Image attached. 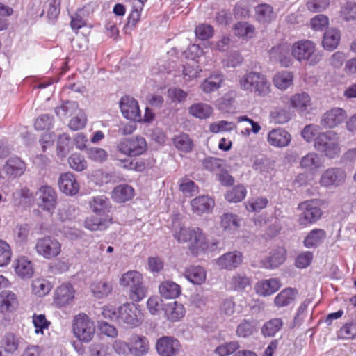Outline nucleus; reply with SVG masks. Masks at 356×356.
I'll return each instance as SVG.
<instances>
[{
	"mask_svg": "<svg viewBox=\"0 0 356 356\" xmlns=\"http://www.w3.org/2000/svg\"><path fill=\"white\" fill-rule=\"evenodd\" d=\"M172 235L179 243H188V250L192 254L198 255L209 248V243L203 230L198 227H189L179 223L174 225Z\"/></svg>",
	"mask_w": 356,
	"mask_h": 356,
	"instance_id": "nucleus-1",
	"label": "nucleus"
},
{
	"mask_svg": "<svg viewBox=\"0 0 356 356\" xmlns=\"http://www.w3.org/2000/svg\"><path fill=\"white\" fill-rule=\"evenodd\" d=\"M90 205L92 212L97 216L86 218L84 226L86 229L90 231H104L113 224V218L110 213L111 205L107 197H95Z\"/></svg>",
	"mask_w": 356,
	"mask_h": 356,
	"instance_id": "nucleus-2",
	"label": "nucleus"
},
{
	"mask_svg": "<svg viewBox=\"0 0 356 356\" xmlns=\"http://www.w3.org/2000/svg\"><path fill=\"white\" fill-rule=\"evenodd\" d=\"M324 204L325 200L321 199H310L300 202L297 207L298 226L305 228L319 221L323 216Z\"/></svg>",
	"mask_w": 356,
	"mask_h": 356,
	"instance_id": "nucleus-3",
	"label": "nucleus"
},
{
	"mask_svg": "<svg viewBox=\"0 0 356 356\" xmlns=\"http://www.w3.org/2000/svg\"><path fill=\"white\" fill-rule=\"evenodd\" d=\"M238 85L247 92H254L257 96H266L270 92V83L266 76L256 72H249L239 79Z\"/></svg>",
	"mask_w": 356,
	"mask_h": 356,
	"instance_id": "nucleus-4",
	"label": "nucleus"
},
{
	"mask_svg": "<svg viewBox=\"0 0 356 356\" xmlns=\"http://www.w3.org/2000/svg\"><path fill=\"white\" fill-rule=\"evenodd\" d=\"M291 50V55L296 60L299 62L307 61L309 65H316L322 59V55L317 52L314 42L309 40L295 42Z\"/></svg>",
	"mask_w": 356,
	"mask_h": 356,
	"instance_id": "nucleus-5",
	"label": "nucleus"
},
{
	"mask_svg": "<svg viewBox=\"0 0 356 356\" xmlns=\"http://www.w3.org/2000/svg\"><path fill=\"white\" fill-rule=\"evenodd\" d=\"M94 321L86 314L80 313L74 317L72 332L74 337L80 341L89 343L95 333Z\"/></svg>",
	"mask_w": 356,
	"mask_h": 356,
	"instance_id": "nucleus-6",
	"label": "nucleus"
},
{
	"mask_svg": "<svg viewBox=\"0 0 356 356\" xmlns=\"http://www.w3.org/2000/svg\"><path fill=\"white\" fill-rule=\"evenodd\" d=\"M315 148L330 158H334L340 152L339 136L333 131L319 134L315 138Z\"/></svg>",
	"mask_w": 356,
	"mask_h": 356,
	"instance_id": "nucleus-7",
	"label": "nucleus"
},
{
	"mask_svg": "<svg viewBox=\"0 0 356 356\" xmlns=\"http://www.w3.org/2000/svg\"><path fill=\"white\" fill-rule=\"evenodd\" d=\"M147 142L143 137L132 136L122 138L117 145V149L129 156H138L147 150Z\"/></svg>",
	"mask_w": 356,
	"mask_h": 356,
	"instance_id": "nucleus-8",
	"label": "nucleus"
},
{
	"mask_svg": "<svg viewBox=\"0 0 356 356\" xmlns=\"http://www.w3.org/2000/svg\"><path fill=\"white\" fill-rule=\"evenodd\" d=\"M61 247V243L56 238L47 236L37 240L35 248L39 255L52 259L60 255Z\"/></svg>",
	"mask_w": 356,
	"mask_h": 356,
	"instance_id": "nucleus-9",
	"label": "nucleus"
},
{
	"mask_svg": "<svg viewBox=\"0 0 356 356\" xmlns=\"http://www.w3.org/2000/svg\"><path fill=\"white\" fill-rule=\"evenodd\" d=\"M346 179V173L341 168H330L321 175L319 184L325 188L338 187L343 184Z\"/></svg>",
	"mask_w": 356,
	"mask_h": 356,
	"instance_id": "nucleus-10",
	"label": "nucleus"
},
{
	"mask_svg": "<svg viewBox=\"0 0 356 356\" xmlns=\"http://www.w3.org/2000/svg\"><path fill=\"white\" fill-rule=\"evenodd\" d=\"M120 108L122 115L127 120L140 122L142 116L138 102L129 95H124L120 101Z\"/></svg>",
	"mask_w": 356,
	"mask_h": 356,
	"instance_id": "nucleus-11",
	"label": "nucleus"
},
{
	"mask_svg": "<svg viewBox=\"0 0 356 356\" xmlns=\"http://www.w3.org/2000/svg\"><path fill=\"white\" fill-rule=\"evenodd\" d=\"M75 293L76 291L70 283H63L54 291V305L58 308L67 306L74 300Z\"/></svg>",
	"mask_w": 356,
	"mask_h": 356,
	"instance_id": "nucleus-12",
	"label": "nucleus"
},
{
	"mask_svg": "<svg viewBox=\"0 0 356 356\" xmlns=\"http://www.w3.org/2000/svg\"><path fill=\"white\" fill-rule=\"evenodd\" d=\"M59 190L64 194L73 196L77 194L80 185L76 176L72 172H63L59 176L58 180Z\"/></svg>",
	"mask_w": 356,
	"mask_h": 356,
	"instance_id": "nucleus-13",
	"label": "nucleus"
},
{
	"mask_svg": "<svg viewBox=\"0 0 356 356\" xmlns=\"http://www.w3.org/2000/svg\"><path fill=\"white\" fill-rule=\"evenodd\" d=\"M128 341L130 355L133 356H145L149 353V342L145 336L133 334L128 339Z\"/></svg>",
	"mask_w": 356,
	"mask_h": 356,
	"instance_id": "nucleus-14",
	"label": "nucleus"
},
{
	"mask_svg": "<svg viewBox=\"0 0 356 356\" xmlns=\"http://www.w3.org/2000/svg\"><path fill=\"white\" fill-rule=\"evenodd\" d=\"M179 341L172 337H162L156 343V351L161 356H174L179 352Z\"/></svg>",
	"mask_w": 356,
	"mask_h": 356,
	"instance_id": "nucleus-15",
	"label": "nucleus"
},
{
	"mask_svg": "<svg viewBox=\"0 0 356 356\" xmlns=\"http://www.w3.org/2000/svg\"><path fill=\"white\" fill-rule=\"evenodd\" d=\"M243 261V256L240 251H232L225 253L217 260V264L221 269L233 270L237 268Z\"/></svg>",
	"mask_w": 356,
	"mask_h": 356,
	"instance_id": "nucleus-16",
	"label": "nucleus"
},
{
	"mask_svg": "<svg viewBox=\"0 0 356 356\" xmlns=\"http://www.w3.org/2000/svg\"><path fill=\"white\" fill-rule=\"evenodd\" d=\"M290 44L283 42L271 48L269 51L270 58L278 61L283 67H289L292 64L290 56Z\"/></svg>",
	"mask_w": 356,
	"mask_h": 356,
	"instance_id": "nucleus-17",
	"label": "nucleus"
},
{
	"mask_svg": "<svg viewBox=\"0 0 356 356\" xmlns=\"http://www.w3.org/2000/svg\"><path fill=\"white\" fill-rule=\"evenodd\" d=\"M347 118L345 110L340 108H332L323 114L321 124L324 127L334 128L341 124Z\"/></svg>",
	"mask_w": 356,
	"mask_h": 356,
	"instance_id": "nucleus-18",
	"label": "nucleus"
},
{
	"mask_svg": "<svg viewBox=\"0 0 356 356\" xmlns=\"http://www.w3.org/2000/svg\"><path fill=\"white\" fill-rule=\"evenodd\" d=\"M15 273L22 279L32 277L34 274V266L31 260L25 256L17 257L13 263Z\"/></svg>",
	"mask_w": 356,
	"mask_h": 356,
	"instance_id": "nucleus-19",
	"label": "nucleus"
},
{
	"mask_svg": "<svg viewBox=\"0 0 356 356\" xmlns=\"http://www.w3.org/2000/svg\"><path fill=\"white\" fill-rule=\"evenodd\" d=\"M39 200L41 201L40 206L47 211H51L54 209L57 194L55 190L49 186H43L39 190Z\"/></svg>",
	"mask_w": 356,
	"mask_h": 356,
	"instance_id": "nucleus-20",
	"label": "nucleus"
},
{
	"mask_svg": "<svg viewBox=\"0 0 356 356\" xmlns=\"http://www.w3.org/2000/svg\"><path fill=\"white\" fill-rule=\"evenodd\" d=\"M291 140L290 134L282 128L271 130L268 135V142L270 145L277 147L287 146Z\"/></svg>",
	"mask_w": 356,
	"mask_h": 356,
	"instance_id": "nucleus-21",
	"label": "nucleus"
},
{
	"mask_svg": "<svg viewBox=\"0 0 356 356\" xmlns=\"http://www.w3.org/2000/svg\"><path fill=\"white\" fill-rule=\"evenodd\" d=\"M118 321L131 325H136L138 323L136 307L134 303H125L118 308Z\"/></svg>",
	"mask_w": 356,
	"mask_h": 356,
	"instance_id": "nucleus-22",
	"label": "nucleus"
},
{
	"mask_svg": "<svg viewBox=\"0 0 356 356\" xmlns=\"http://www.w3.org/2000/svg\"><path fill=\"white\" fill-rule=\"evenodd\" d=\"M26 168L25 163L20 158L13 156L6 161L3 170L8 177L16 178L24 173Z\"/></svg>",
	"mask_w": 356,
	"mask_h": 356,
	"instance_id": "nucleus-23",
	"label": "nucleus"
},
{
	"mask_svg": "<svg viewBox=\"0 0 356 356\" xmlns=\"http://www.w3.org/2000/svg\"><path fill=\"white\" fill-rule=\"evenodd\" d=\"M214 204V200L208 195L198 196L191 201L192 210L197 215L210 212Z\"/></svg>",
	"mask_w": 356,
	"mask_h": 356,
	"instance_id": "nucleus-24",
	"label": "nucleus"
},
{
	"mask_svg": "<svg viewBox=\"0 0 356 356\" xmlns=\"http://www.w3.org/2000/svg\"><path fill=\"white\" fill-rule=\"evenodd\" d=\"M286 259V250L282 247L272 250L269 256L262 261V266L266 268H275L284 263Z\"/></svg>",
	"mask_w": 356,
	"mask_h": 356,
	"instance_id": "nucleus-25",
	"label": "nucleus"
},
{
	"mask_svg": "<svg viewBox=\"0 0 356 356\" xmlns=\"http://www.w3.org/2000/svg\"><path fill=\"white\" fill-rule=\"evenodd\" d=\"M184 277L193 284L200 285L204 283L207 277L205 269L200 266H190L184 270Z\"/></svg>",
	"mask_w": 356,
	"mask_h": 356,
	"instance_id": "nucleus-26",
	"label": "nucleus"
},
{
	"mask_svg": "<svg viewBox=\"0 0 356 356\" xmlns=\"http://www.w3.org/2000/svg\"><path fill=\"white\" fill-rule=\"evenodd\" d=\"M293 80L294 74L289 70L278 72L273 77V83L275 87L282 91L293 86Z\"/></svg>",
	"mask_w": 356,
	"mask_h": 356,
	"instance_id": "nucleus-27",
	"label": "nucleus"
},
{
	"mask_svg": "<svg viewBox=\"0 0 356 356\" xmlns=\"http://www.w3.org/2000/svg\"><path fill=\"white\" fill-rule=\"evenodd\" d=\"M280 287V281L277 278H271L257 283L255 289L258 294L268 296L277 291Z\"/></svg>",
	"mask_w": 356,
	"mask_h": 356,
	"instance_id": "nucleus-28",
	"label": "nucleus"
},
{
	"mask_svg": "<svg viewBox=\"0 0 356 356\" xmlns=\"http://www.w3.org/2000/svg\"><path fill=\"white\" fill-rule=\"evenodd\" d=\"M135 195L134 189L127 184H120L112 191V199L118 203H124L131 200Z\"/></svg>",
	"mask_w": 356,
	"mask_h": 356,
	"instance_id": "nucleus-29",
	"label": "nucleus"
},
{
	"mask_svg": "<svg viewBox=\"0 0 356 356\" xmlns=\"http://www.w3.org/2000/svg\"><path fill=\"white\" fill-rule=\"evenodd\" d=\"M91 291L97 298H104L110 295L113 289V284L106 280L94 282L90 286Z\"/></svg>",
	"mask_w": 356,
	"mask_h": 356,
	"instance_id": "nucleus-30",
	"label": "nucleus"
},
{
	"mask_svg": "<svg viewBox=\"0 0 356 356\" xmlns=\"http://www.w3.org/2000/svg\"><path fill=\"white\" fill-rule=\"evenodd\" d=\"M159 290L161 296L166 299L176 298L181 294V286L172 281H163L159 286Z\"/></svg>",
	"mask_w": 356,
	"mask_h": 356,
	"instance_id": "nucleus-31",
	"label": "nucleus"
},
{
	"mask_svg": "<svg viewBox=\"0 0 356 356\" xmlns=\"http://www.w3.org/2000/svg\"><path fill=\"white\" fill-rule=\"evenodd\" d=\"M18 306L15 294L11 291H3L0 293V312L5 313L15 310Z\"/></svg>",
	"mask_w": 356,
	"mask_h": 356,
	"instance_id": "nucleus-32",
	"label": "nucleus"
},
{
	"mask_svg": "<svg viewBox=\"0 0 356 356\" xmlns=\"http://www.w3.org/2000/svg\"><path fill=\"white\" fill-rule=\"evenodd\" d=\"M290 105L292 108L300 111H305L309 106L312 105V99L309 95L306 92L296 93L290 99Z\"/></svg>",
	"mask_w": 356,
	"mask_h": 356,
	"instance_id": "nucleus-33",
	"label": "nucleus"
},
{
	"mask_svg": "<svg viewBox=\"0 0 356 356\" xmlns=\"http://www.w3.org/2000/svg\"><path fill=\"white\" fill-rule=\"evenodd\" d=\"M326 237V232L323 229H314L305 237L303 243L306 248H316L320 245Z\"/></svg>",
	"mask_w": 356,
	"mask_h": 356,
	"instance_id": "nucleus-34",
	"label": "nucleus"
},
{
	"mask_svg": "<svg viewBox=\"0 0 356 356\" xmlns=\"http://www.w3.org/2000/svg\"><path fill=\"white\" fill-rule=\"evenodd\" d=\"M298 291L293 288H286L275 298L274 303L277 307H284L290 305L296 298Z\"/></svg>",
	"mask_w": 356,
	"mask_h": 356,
	"instance_id": "nucleus-35",
	"label": "nucleus"
},
{
	"mask_svg": "<svg viewBox=\"0 0 356 356\" xmlns=\"http://www.w3.org/2000/svg\"><path fill=\"white\" fill-rule=\"evenodd\" d=\"M19 338L12 332L6 333L0 341L1 348L8 354L15 353L19 348Z\"/></svg>",
	"mask_w": 356,
	"mask_h": 356,
	"instance_id": "nucleus-36",
	"label": "nucleus"
},
{
	"mask_svg": "<svg viewBox=\"0 0 356 356\" xmlns=\"http://www.w3.org/2000/svg\"><path fill=\"white\" fill-rule=\"evenodd\" d=\"M341 34L339 30L330 29L325 31L323 39V46L328 51L335 49L340 42Z\"/></svg>",
	"mask_w": 356,
	"mask_h": 356,
	"instance_id": "nucleus-37",
	"label": "nucleus"
},
{
	"mask_svg": "<svg viewBox=\"0 0 356 356\" xmlns=\"http://www.w3.org/2000/svg\"><path fill=\"white\" fill-rule=\"evenodd\" d=\"M143 282V277L141 273L137 270H129L122 275L119 283L124 287H134Z\"/></svg>",
	"mask_w": 356,
	"mask_h": 356,
	"instance_id": "nucleus-38",
	"label": "nucleus"
},
{
	"mask_svg": "<svg viewBox=\"0 0 356 356\" xmlns=\"http://www.w3.org/2000/svg\"><path fill=\"white\" fill-rule=\"evenodd\" d=\"M300 165L305 170L314 171L322 166V161L318 154L312 152L302 158Z\"/></svg>",
	"mask_w": 356,
	"mask_h": 356,
	"instance_id": "nucleus-39",
	"label": "nucleus"
},
{
	"mask_svg": "<svg viewBox=\"0 0 356 356\" xmlns=\"http://www.w3.org/2000/svg\"><path fill=\"white\" fill-rule=\"evenodd\" d=\"M233 31L236 36L249 39L253 38L255 28L247 22H238L234 25Z\"/></svg>",
	"mask_w": 356,
	"mask_h": 356,
	"instance_id": "nucleus-40",
	"label": "nucleus"
},
{
	"mask_svg": "<svg viewBox=\"0 0 356 356\" xmlns=\"http://www.w3.org/2000/svg\"><path fill=\"white\" fill-rule=\"evenodd\" d=\"M257 332V325L253 321L243 319L236 327V334L239 338H248Z\"/></svg>",
	"mask_w": 356,
	"mask_h": 356,
	"instance_id": "nucleus-41",
	"label": "nucleus"
},
{
	"mask_svg": "<svg viewBox=\"0 0 356 356\" xmlns=\"http://www.w3.org/2000/svg\"><path fill=\"white\" fill-rule=\"evenodd\" d=\"M257 19L259 22L269 23L273 18V8L267 3H261L255 8Z\"/></svg>",
	"mask_w": 356,
	"mask_h": 356,
	"instance_id": "nucleus-42",
	"label": "nucleus"
},
{
	"mask_svg": "<svg viewBox=\"0 0 356 356\" xmlns=\"http://www.w3.org/2000/svg\"><path fill=\"white\" fill-rule=\"evenodd\" d=\"M189 113L200 119H206L213 113V108L208 104L203 103L193 104L188 108Z\"/></svg>",
	"mask_w": 356,
	"mask_h": 356,
	"instance_id": "nucleus-43",
	"label": "nucleus"
},
{
	"mask_svg": "<svg viewBox=\"0 0 356 356\" xmlns=\"http://www.w3.org/2000/svg\"><path fill=\"white\" fill-rule=\"evenodd\" d=\"M223 81L222 75L220 74H212L206 79L201 84L203 92L210 93L218 89Z\"/></svg>",
	"mask_w": 356,
	"mask_h": 356,
	"instance_id": "nucleus-44",
	"label": "nucleus"
},
{
	"mask_svg": "<svg viewBox=\"0 0 356 356\" xmlns=\"http://www.w3.org/2000/svg\"><path fill=\"white\" fill-rule=\"evenodd\" d=\"M51 289L50 282L43 278L35 279L32 282V292L39 297L47 295Z\"/></svg>",
	"mask_w": 356,
	"mask_h": 356,
	"instance_id": "nucleus-45",
	"label": "nucleus"
},
{
	"mask_svg": "<svg viewBox=\"0 0 356 356\" xmlns=\"http://www.w3.org/2000/svg\"><path fill=\"white\" fill-rule=\"evenodd\" d=\"M240 220L238 216L225 213L221 216L220 225L225 231L234 232L240 227Z\"/></svg>",
	"mask_w": 356,
	"mask_h": 356,
	"instance_id": "nucleus-46",
	"label": "nucleus"
},
{
	"mask_svg": "<svg viewBox=\"0 0 356 356\" xmlns=\"http://www.w3.org/2000/svg\"><path fill=\"white\" fill-rule=\"evenodd\" d=\"M283 321L280 318H274L266 321L261 327L264 337H273L282 328Z\"/></svg>",
	"mask_w": 356,
	"mask_h": 356,
	"instance_id": "nucleus-47",
	"label": "nucleus"
},
{
	"mask_svg": "<svg viewBox=\"0 0 356 356\" xmlns=\"http://www.w3.org/2000/svg\"><path fill=\"white\" fill-rule=\"evenodd\" d=\"M175 146L180 151L188 153L192 151L193 147V140L186 134H180L173 138Z\"/></svg>",
	"mask_w": 356,
	"mask_h": 356,
	"instance_id": "nucleus-48",
	"label": "nucleus"
},
{
	"mask_svg": "<svg viewBox=\"0 0 356 356\" xmlns=\"http://www.w3.org/2000/svg\"><path fill=\"white\" fill-rule=\"evenodd\" d=\"M246 189L243 185H238L227 191L225 197L229 202H239L246 196Z\"/></svg>",
	"mask_w": 356,
	"mask_h": 356,
	"instance_id": "nucleus-49",
	"label": "nucleus"
},
{
	"mask_svg": "<svg viewBox=\"0 0 356 356\" xmlns=\"http://www.w3.org/2000/svg\"><path fill=\"white\" fill-rule=\"evenodd\" d=\"M71 149V138L66 134H61L58 138L56 154L60 158H64Z\"/></svg>",
	"mask_w": 356,
	"mask_h": 356,
	"instance_id": "nucleus-50",
	"label": "nucleus"
},
{
	"mask_svg": "<svg viewBox=\"0 0 356 356\" xmlns=\"http://www.w3.org/2000/svg\"><path fill=\"white\" fill-rule=\"evenodd\" d=\"M68 163L72 169L81 172L86 169L88 163L83 155L73 153L68 158Z\"/></svg>",
	"mask_w": 356,
	"mask_h": 356,
	"instance_id": "nucleus-51",
	"label": "nucleus"
},
{
	"mask_svg": "<svg viewBox=\"0 0 356 356\" xmlns=\"http://www.w3.org/2000/svg\"><path fill=\"white\" fill-rule=\"evenodd\" d=\"M240 348V344L237 341H232L221 344L216 348L214 353L218 356H229L237 351Z\"/></svg>",
	"mask_w": 356,
	"mask_h": 356,
	"instance_id": "nucleus-52",
	"label": "nucleus"
},
{
	"mask_svg": "<svg viewBox=\"0 0 356 356\" xmlns=\"http://www.w3.org/2000/svg\"><path fill=\"white\" fill-rule=\"evenodd\" d=\"M13 250L10 245L0 239V267L7 266L11 261Z\"/></svg>",
	"mask_w": 356,
	"mask_h": 356,
	"instance_id": "nucleus-53",
	"label": "nucleus"
},
{
	"mask_svg": "<svg viewBox=\"0 0 356 356\" xmlns=\"http://www.w3.org/2000/svg\"><path fill=\"white\" fill-rule=\"evenodd\" d=\"M339 337L345 340L356 339V320L346 323L339 330Z\"/></svg>",
	"mask_w": 356,
	"mask_h": 356,
	"instance_id": "nucleus-54",
	"label": "nucleus"
},
{
	"mask_svg": "<svg viewBox=\"0 0 356 356\" xmlns=\"http://www.w3.org/2000/svg\"><path fill=\"white\" fill-rule=\"evenodd\" d=\"M251 284L250 278L245 275L236 273L230 280V287L236 291H241L245 289L248 286Z\"/></svg>",
	"mask_w": 356,
	"mask_h": 356,
	"instance_id": "nucleus-55",
	"label": "nucleus"
},
{
	"mask_svg": "<svg viewBox=\"0 0 356 356\" xmlns=\"http://www.w3.org/2000/svg\"><path fill=\"white\" fill-rule=\"evenodd\" d=\"M268 204V200L265 197H259L256 199L249 200L245 202L244 205L246 210L249 212H257L266 208Z\"/></svg>",
	"mask_w": 356,
	"mask_h": 356,
	"instance_id": "nucleus-56",
	"label": "nucleus"
},
{
	"mask_svg": "<svg viewBox=\"0 0 356 356\" xmlns=\"http://www.w3.org/2000/svg\"><path fill=\"white\" fill-rule=\"evenodd\" d=\"M147 295V288L143 282L129 289L128 293L129 299L134 302H140Z\"/></svg>",
	"mask_w": 356,
	"mask_h": 356,
	"instance_id": "nucleus-57",
	"label": "nucleus"
},
{
	"mask_svg": "<svg viewBox=\"0 0 356 356\" xmlns=\"http://www.w3.org/2000/svg\"><path fill=\"white\" fill-rule=\"evenodd\" d=\"M330 4V0H307L306 7L312 13H320L326 10Z\"/></svg>",
	"mask_w": 356,
	"mask_h": 356,
	"instance_id": "nucleus-58",
	"label": "nucleus"
},
{
	"mask_svg": "<svg viewBox=\"0 0 356 356\" xmlns=\"http://www.w3.org/2000/svg\"><path fill=\"white\" fill-rule=\"evenodd\" d=\"M185 315V308L184 305L177 301H175L172 305H170L168 319L172 321H177L183 318Z\"/></svg>",
	"mask_w": 356,
	"mask_h": 356,
	"instance_id": "nucleus-59",
	"label": "nucleus"
},
{
	"mask_svg": "<svg viewBox=\"0 0 356 356\" xmlns=\"http://www.w3.org/2000/svg\"><path fill=\"white\" fill-rule=\"evenodd\" d=\"M195 33L197 38L202 40H206L213 36L214 29L211 25L200 24L195 27Z\"/></svg>",
	"mask_w": 356,
	"mask_h": 356,
	"instance_id": "nucleus-60",
	"label": "nucleus"
},
{
	"mask_svg": "<svg viewBox=\"0 0 356 356\" xmlns=\"http://www.w3.org/2000/svg\"><path fill=\"white\" fill-rule=\"evenodd\" d=\"M272 120L277 124H284L291 119L289 112L284 108H277L270 113Z\"/></svg>",
	"mask_w": 356,
	"mask_h": 356,
	"instance_id": "nucleus-61",
	"label": "nucleus"
},
{
	"mask_svg": "<svg viewBox=\"0 0 356 356\" xmlns=\"http://www.w3.org/2000/svg\"><path fill=\"white\" fill-rule=\"evenodd\" d=\"M179 189L185 195L192 196L197 191L198 187L194 181L188 178L184 177L180 179Z\"/></svg>",
	"mask_w": 356,
	"mask_h": 356,
	"instance_id": "nucleus-62",
	"label": "nucleus"
},
{
	"mask_svg": "<svg viewBox=\"0 0 356 356\" xmlns=\"http://www.w3.org/2000/svg\"><path fill=\"white\" fill-rule=\"evenodd\" d=\"M224 161L222 159L208 157L203 160L202 165L204 170L210 172H216L222 167Z\"/></svg>",
	"mask_w": 356,
	"mask_h": 356,
	"instance_id": "nucleus-63",
	"label": "nucleus"
},
{
	"mask_svg": "<svg viewBox=\"0 0 356 356\" xmlns=\"http://www.w3.org/2000/svg\"><path fill=\"white\" fill-rule=\"evenodd\" d=\"M341 16L346 21L356 20V3L348 2L343 6Z\"/></svg>",
	"mask_w": 356,
	"mask_h": 356,
	"instance_id": "nucleus-64",
	"label": "nucleus"
}]
</instances>
